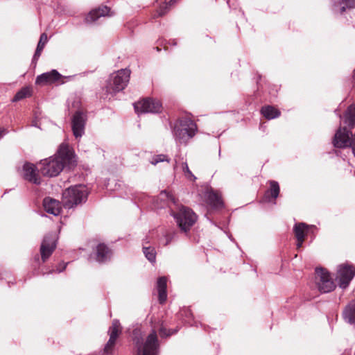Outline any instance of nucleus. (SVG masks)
<instances>
[{"mask_svg": "<svg viewBox=\"0 0 355 355\" xmlns=\"http://www.w3.org/2000/svg\"><path fill=\"white\" fill-rule=\"evenodd\" d=\"M73 153L68 144H60L54 156L42 160L40 171L44 176L55 177L63 170L64 165L72 163Z\"/></svg>", "mask_w": 355, "mask_h": 355, "instance_id": "nucleus-1", "label": "nucleus"}, {"mask_svg": "<svg viewBox=\"0 0 355 355\" xmlns=\"http://www.w3.org/2000/svg\"><path fill=\"white\" fill-rule=\"evenodd\" d=\"M141 326H137L132 330L131 338L136 349V355H159V342L157 331L153 329L146 337Z\"/></svg>", "mask_w": 355, "mask_h": 355, "instance_id": "nucleus-2", "label": "nucleus"}, {"mask_svg": "<svg viewBox=\"0 0 355 355\" xmlns=\"http://www.w3.org/2000/svg\"><path fill=\"white\" fill-rule=\"evenodd\" d=\"M196 131V123L187 117L180 119L173 128L174 139L177 143L180 144H187L194 137Z\"/></svg>", "mask_w": 355, "mask_h": 355, "instance_id": "nucleus-3", "label": "nucleus"}, {"mask_svg": "<svg viewBox=\"0 0 355 355\" xmlns=\"http://www.w3.org/2000/svg\"><path fill=\"white\" fill-rule=\"evenodd\" d=\"M89 190L85 185L77 184L65 189L62 193V203L65 208L71 209L86 202Z\"/></svg>", "mask_w": 355, "mask_h": 355, "instance_id": "nucleus-4", "label": "nucleus"}, {"mask_svg": "<svg viewBox=\"0 0 355 355\" xmlns=\"http://www.w3.org/2000/svg\"><path fill=\"white\" fill-rule=\"evenodd\" d=\"M131 71L129 69H122L112 73L107 80L106 92L114 95L123 90L130 80Z\"/></svg>", "mask_w": 355, "mask_h": 355, "instance_id": "nucleus-5", "label": "nucleus"}, {"mask_svg": "<svg viewBox=\"0 0 355 355\" xmlns=\"http://www.w3.org/2000/svg\"><path fill=\"white\" fill-rule=\"evenodd\" d=\"M171 215L182 232H187L194 225L197 220L196 214L190 209L181 206L178 212L171 211Z\"/></svg>", "mask_w": 355, "mask_h": 355, "instance_id": "nucleus-6", "label": "nucleus"}, {"mask_svg": "<svg viewBox=\"0 0 355 355\" xmlns=\"http://www.w3.org/2000/svg\"><path fill=\"white\" fill-rule=\"evenodd\" d=\"M315 282L320 292L327 293L336 288V284L329 273L322 268L315 269Z\"/></svg>", "mask_w": 355, "mask_h": 355, "instance_id": "nucleus-7", "label": "nucleus"}, {"mask_svg": "<svg viewBox=\"0 0 355 355\" xmlns=\"http://www.w3.org/2000/svg\"><path fill=\"white\" fill-rule=\"evenodd\" d=\"M135 112L141 113H158L161 111L162 105L158 100L146 98L134 103Z\"/></svg>", "mask_w": 355, "mask_h": 355, "instance_id": "nucleus-8", "label": "nucleus"}, {"mask_svg": "<svg viewBox=\"0 0 355 355\" xmlns=\"http://www.w3.org/2000/svg\"><path fill=\"white\" fill-rule=\"evenodd\" d=\"M355 275V269L352 266L340 265L338 269L336 279L338 280L339 286L345 288Z\"/></svg>", "mask_w": 355, "mask_h": 355, "instance_id": "nucleus-9", "label": "nucleus"}, {"mask_svg": "<svg viewBox=\"0 0 355 355\" xmlns=\"http://www.w3.org/2000/svg\"><path fill=\"white\" fill-rule=\"evenodd\" d=\"M121 332V327L119 320H114L109 329L110 338L105 345L103 352L106 355H111L114 352L116 340Z\"/></svg>", "mask_w": 355, "mask_h": 355, "instance_id": "nucleus-10", "label": "nucleus"}, {"mask_svg": "<svg viewBox=\"0 0 355 355\" xmlns=\"http://www.w3.org/2000/svg\"><path fill=\"white\" fill-rule=\"evenodd\" d=\"M56 247V236L55 234L51 233L46 234L42 243L40 247V252L42 260L45 262L51 255Z\"/></svg>", "mask_w": 355, "mask_h": 355, "instance_id": "nucleus-11", "label": "nucleus"}, {"mask_svg": "<svg viewBox=\"0 0 355 355\" xmlns=\"http://www.w3.org/2000/svg\"><path fill=\"white\" fill-rule=\"evenodd\" d=\"M86 116L80 111L74 113L71 121V128L74 137L80 138L85 133Z\"/></svg>", "mask_w": 355, "mask_h": 355, "instance_id": "nucleus-12", "label": "nucleus"}, {"mask_svg": "<svg viewBox=\"0 0 355 355\" xmlns=\"http://www.w3.org/2000/svg\"><path fill=\"white\" fill-rule=\"evenodd\" d=\"M22 177L32 184L40 185L42 180L38 173L37 168L33 164L26 162L22 168Z\"/></svg>", "mask_w": 355, "mask_h": 355, "instance_id": "nucleus-13", "label": "nucleus"}, {"mask_svg": "<svg viewBox=\"0 0 355 355\" xmlns=\"http://www.w3.org/2000/svg\"><path fill=\"white\" fill-rule=\"evenodd\" d=\"M61 78V75L55 69L49 72L43 73L36 78L35 84L38 85H46L55 83Z\"/></svg>", "mask_w": 355, "mask_h": 355, "instance_id": "nucleus-14", "label": "nucleus"}, {"mask_svg": "<svg viewBox=\"0 0 355 355\" xmlns=\"http://www.w3.org/2000/svg\"><path fill=\"white\" fill-rule=\"evenodd\" d=\"M205 198L206 203L214 209H218L223 206L220 196L210 188L205 192Z\"/></svg>", "mask_w": 355, "mask_h": 355, "instance_id": "nucleus-15", "label": "nucleus"}, {"mask_svg": "<svg viewBox=\"0 0 355 355\" xmlns=\"http://www.w3.org/2000/svg\"><path fill=\"white\" fill-rule=\"evenodd\" d=\"M154 206L156 209H162L166 206H169L170 203L175 204V198L172 194L166 191H162L159 195L153 199Z\"/></svg>", "mask_w": 355, "mask_h": 355, "instance_id": "nucleus-16", "label": "nucleus"}, {"mask_svg": "<svg viewBox=\"0 0 355 355\" xmlns=\"http://www.w3.org/2000/svg\"><path fill=\"white\" fill-rule=\"evenodd\" d=\"M178 168H181L186 178L192 181L196 180V176L190 171L187 162L186 160H184L183 157L176 156L175 157V164L173 166V169L175 171Z\"/></svg>", "mask_w": 355, "mask_h": 355, "instance_id": "nucleus-17", "label": "nucleus"}, {"mask_svg": "<svg viewBox=\"0 0 355 355\" xmlns=\"http://www.w3.org/2000/svg\"><path fill=\"white\" fill-rule=\"evenodd\" d=\"M355 8V0H331L334 12L343 14L346 9Z\"/></svg>", "mask_w": 355, "mask_h": 355, "instance_id": "nucleus-18", "label": "nucleus"}, {"mask_svg": "<svg viewBox=\"0 0 355 355\" xmlns=\"http://www.w3.org/2000/svg\"><path fill=\"white\" fill-rule=\"evenodd\" d=\"M44 210L53 216H58L60 214L61 206L59 201L49 197H46L43 200Z\"/></svg>", "mask_w": 355, "mask_h": 355, "instance_id": "nucleus-19", "label": "nucleus"}, {"mask_svg": "<svg viewBox=\"0 0 355 355\" xmlns=\"http://www.w3.org/2000/svg\"><path fill=\"white\" fill-rule=\"evenodd\" d=\"M111 250L103 243H100L96 247V259L99 263H105L110 259Z\"/></svg>", "mask_w": 355, "mask_h": 355, "instance_id": "nucleus-20", "label": "nucleus"}, {"mask_svg": "<svg viewBox=\"0 0 355 355\" xmlns=\"http://www.w3.org/2000/svg\"><path fill=\"white\" fill-rule=\"evenodd\" d=\"M110 8L107 6H103L97 9L92 10L86 17L85 21L87 23H92L96 21L101 17L109 15Z\"/></svg>", "mask_w": 355, "mask_h": 355, "instance_id": "nucleus-21", "label": "nucleus"}, {"mask_svg": "<svg viewBox=\"0 0 355 355\" xmlns=\"http://www.w3.org/2000/svg\"><path fill=\"white\" fill-rule=\"evenodd\" d=\"M268 183L270 188L265 192L263 197L266 202H270L271 198L276 199L280 191L279 185L277 181L270 180Z\"/></svg>", "mask_w": 355, "mask_h": 355, "instance_id": "nucleus-22", "label": "nucleus"}, {"mask_svg": "<svg viewBox=\"0 0 355 355\" xmlns=\"http://www.w3.org/2000/svg\"><path fill=\"white\" fill-rule=\"evenodd\" d=\"M166 282L167 279L165 277H161L157 279V288L158 291L159 302L160 304H164L167 298Z\"/></svg>", "mask_w": 355, "mask_h": 355, "instance_id": "nucleus-23", "label": "nucleus"}, {"mask_svg": "<svg viewBox=\"0 0 355 355\" xmlns=\"http://www.w3.org/2000/svg\"><path fill=\"white\" fill-rule=\"evenodd\" d=\"M345 320L349 324H355V300L350 302L343 311Z\"/></svg>", "mask_w": 355, "mask_h": 355, "instance_id": "nucleus-24", "label": "nucleus"}, {"mask_svg": "<svg viewBox=\"0 0 355 355\" xmlns=\"http://www.w3.org/2000/svg\"><path fill=\"white\" fill-rule=\"evenodd\" d=\"M150 241L148 236L144 240L143 242V252L146 258L151 263H155L156 260V251L153 247L146 246V244L149 243Z\"/></svg>", "mask_w": 355, "mask_h": 355, "instance_id": "nucleus-25", "label": "nucleus"}, {"mask_svg": "<svg viewBox=\"0 0 355 355\" xmlns=\"http://www.w3.org/2000/svg\"><path fill=\"white\" fill-rule=\"evenodd\" d=\"M344 122L350 129L355 127V106L354 105L349 106L345 112Z\"/></svg>", "mask_w": 355, "mask_h": 355, "instance_id": "nucleus-26", "label": "nucleus"}, {"mask_svg": "<svg viewBox=\"0 0 355 355\" xmlns=\"http://www.w3.org/2000/svg\"><path fill=\"white\" fill-rule=\"evenodd\" d=\"M261 113L268 120L277 118L280 116V112L271 105H266L261 108Z\"/></svg>", "mask_w": 355, "mask_h": 355, "instance_id": "nucleus-27", "label": "nucleus"}, {"mask_svg": "<svg viewBox=\"0 0 355 355\" xmlns=\"http://www.w3.org/2000/svg\"><path fill=\"white\" fill-rule=\"evenodd\" d=\"M308 225L304 223H296L293 227V232L297 241H302L304 239L305 232L307 230Z\"/></svg>", "mask_w": 355, "mask_h": 355, "instance_id": "nucleus-28", "label": "nucleus"}, {"mask_svg": "<svg viewBox=\"0 0 355 355\" xmlns=\"http://www.w3.org/2000/svg\"><path fill=\"white\" fill-rule=\"evenodd\" d=\"M177 0H164V2L160 5L159 9L157 11V17H162L167 13L170 10V8L173 5Z\"/></svg>", "mask_w": 355, "mask_h": 355, "instance_id": "nucleus-29", "label": "nucleus"}, {"mask_svg": "<svg viewBox=\"0 0 355 355\" xmlns=\"http://www.w3.org/2000/svg\"><path fill=\"white\" fill-rule=\"evenodd\" d=\"M31 89L28 87H23L19 92H17L15 96H14L12 101H18L29 97L31 96Z\"/></svg>", "mask_w": 355, "mask_h": 355, "instance_id": "nucleus-30", "label": "nucleus"}, {"mask_svg": "<svg viewBox=\"0 0 355 355\" xmlns=\"http://www.w3.org/2000/svg\"><path fill=\"white\" fill-rule=\"evenodd\" d=\"M169 162L170 159L168 157L167 155L164 154L157 155L152 157V159L150 160V163L153 165H156L157 164L162 162Z\"/></svg>", "mask_w": 355, "mask_h": 355, "instance_id": "nucleus-31", "label": "nucleus"}, {"mask_svg": "<svg viewBox=\"0 0 355 355\" xmlns=\"http://www.w3.org/2000/svg\"><path fill=\"white\" fill-rule=\"evenodd\" d=\"M178 331V329H166L163 326H162L159 328V335L162 338H166V337H168V336H169L171 335H173V334H175Z\"/></svg>", "mask_w": 355, "mask_h": 355, "instance_id": "nucleus-32", "label": "nucleus"}, {"mask_svg": "<svg viewBox=\"0 0 355 355\" xmlns=\"http://www.w3.org/2000/svg\"><path fill=\"white\" fill-rule=\"evenodd\" d=\"M47 42H48L47 35L45 33H44L41 34L40 40H39V42H38L37 46L44 49Z\"/></svg>", "mask_w": 355, "mask_h": 355, "instance_id": "nucleus-33", "label": "nucleus"}, {"mask_svg": "<svg viewBox=\"0 0 355 355\" xmlns=\"http://www.w3.org/2000/svg\"><path fill=\"white\" fill-rule=\"evenodd\" d=\"M175 233H168L164 236V241L163 242L164 245H168L173 239Z\"/></svg>", "mask_w": 355, "mask_h": 355, "instance_id": "nucleus-34", "label": "nucleus"}, {"mask_svg": "<svg viewBox=\"0 0 355 355\" xmlns=\"http://www.w3.org/2000/svg\"><path fill=\"white\" fill-rule=\"evenodd\" d=\"M42 51H43L42 49L37 46L33 58V62H37V60L39 59L40 56L41 55Z\"/></svg>", "mask_w": 355, "mask_h": 355, "instance_id": "nucleus-35", "label": "nucleus"}, {"mask_svg": "<svg viewBox=\"0 0 355 355\" xmlns=\"http://www.w3.org/2000/svg\"><path fill=\"white\" fill-rule=\"evenodd\" d=\"M67 263H63V266H62V268H60V266H59V267L57 268L58 272H61L62 271H63L65 269V268L67 267Z\"/></svg>", "mask_w": 355, "mask_h": 355, "instance_id": "nucleus-36", "label": "nucleus"}, {"mask_svg": "<svg viewBox=\"0 0 355 355\" xmlns=\"http://www.w3.org/2000/svg\"><path fill=\"white\" fill-rule=\"evenodd\" d=\"M304 239H302V241H297V248H300L302 246V243Z\"/></svg>", "mask_w": 355, "mask_h": 355, "instance_id": "nucleus-37", "label": "nucleus"}, {"mask_svg": "<svg viewBox=\"0 0 355 355\" xmlns=\"http://www.w3.org/2000/svg\"><path fill=\"white\" fill-rule=\"evenodd\" d=\"M4 132H5V130L4 129H0V138H1L3 137V135H4Z\"/></svg>", "mask_w": 355, "mask_h": 355, "instance_id": "nucleus-38", "label": "nucleus"}, {"mask_svg": "<svg viewBox=\"0 0 355 355\" xmlns=\"http://www.w3.org/2000/svg\"><path fill=\"white\" fill-rule=\"evenodd\" d=\"M227 3L229 4L230 7H231V5L230 4V0H227Z\"/></svg>", "mask_w": 355, "mask_h": 355, "instance_id": "nucleus-39", "label": "nucleus"}]
</instances>
